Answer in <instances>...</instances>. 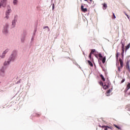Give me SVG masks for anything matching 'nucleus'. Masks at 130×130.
I'll list each match as a JSON object with an SVG mask.
<instances>
[{"instance_id": "nucleus-51", "label": "nucleus", "mask_w": 130, "mask_h": 130, "mask_svg": "<svg viewBox=\"0 0 130 130\" xmlns=\"http://www.w3.org/2000/svg\"><path fill=\"white\" fill-rule=\"evenodd\" d=\"M75 64H76V66H78V63H77V62H75Z\"/></svg>"}, {"instance_id": "nucleus-34", "label": "nucleus", "mask_w": 130, "mask_h": 130, "mask_svg": "<svg viewBox=\"0 0 130 130\" xmlns=\"http://www.w3.org/2000/svg\"><path fill=\"white\" fill-rule=\"evenodd\" d=\"M124 81H125V79L124 78L122 79L121 81V84H122V83H124Z\"/></svg>"}, {"instance_id": "nucleus-14", "label": "nucleus", "mask_w": 130, "mask_h": 130, "mask_svg": "<svg viewBox=\"0 0 130 130\" xmlns=\"http://www.w3.org/2000/svg\"><path fill=\"white\" fill-rule=\"evenodd\" d=\"M100 77L101 78V80L103 82H105V78L102 74H100Z\"/></svg>"}, {"instance_id": "nucleus-35", "label": "nucleus", "mask_w": 130, "mask_h": 130, "mask_svg": "<svg viewBox=\"0 0 130 130\" xmlns=\"http://www.w3.org/2000/svg\"><path fill=\"white\" fill-rule=\"evenodd\" d=\"M104 129H105V130H107V129H108V126L106 125V126H105Z\"/></svg>"}, {"instance_id": "nucleus-41", "label": "nucleus", "mask_w": 130, "mask_h": 130, "mask_svg": "<svg viewBox=\"0 0 130 130\" xmlns=\"http://www.w3.org/2000/svg\"><path fill=\"white\" fill-rule=\"evenodd\" d=\"M34 37H35L32 36V38H31V42L33 41V40H34Z\"/></svg>"}, {"instance_id": "nucleus-42", "label": "nucleus", "mask_w": 130, "mask_h": 130, "mask_svg": "<svg viewBox=\"0 0 130 130\" xmlns=\"http://www.w3.org/2000/svg\"><path fill=\"white\" fill-rule=\"evenodd\" d=\"M1 2H3L4 4V3H6V2H7V0H2Z\"/></svg>"}, {"instance_id": "nucleus-36", "label": "nucleus", "mask_w": 130, "mask_h": 130, "mask_svg": "<svg viewBox=\"0 0 130 130\" xmlns=\"http://www.w3.org/2000/svg\"><path fill=\"white\" fill-rule=\"evenodd\" d=\"M125 16H126V17L128 18V19H129V16H128V15H127V14L125 13V12L124 13Z\"/></svg>"}, {"instance_id": "nucleus-52", "label": "nucleus", "mask_w": 130, "mask_h": 130, "mask_svg": "<svg viewBox=\"0 0 130 130\" xmlns=\"http://www.w3.org/2000/svg\"><path fill=\"white\" fill-rule=\"evenodd\" d=\"M99 126L100 127H102V126H101V125H99Z\"/></svg>"}, {"instance_id": "nucleus-30", "label": "nucleus", "mask_w": 130, "mask_h": 130, "mask_svg": "<svg viewBox=\"0 0 130 130\" xmlns=\"http://www.w3.org/2000/svg\"><path fill=\"white\" fill-rule=\"evenodd\" d=\"M51 3H52L51 5H52V8L55 7L54 3H53V0H51Z\"/></svg>"}, {"instance_id": "nucleus-45", "label": "nucleus", "mask_w": 130, "mask_h": 130, "mask_svg": "<svg viewBox=\"0 0 130 130\" xmlns=\"http://www.w3.org/2000/svg\"><path fill=\"white\" fill-rule=\"evenodd\" d=\"M106 126V125H103V126H102V128H105V127Z\"/></svg>"}, {"instance_id": "nucleus-12", "label": "nucleus", "mask_w": 130, "mask_h": 130, "mask_svg": "<svg viewBox=\"0 0 130 130\" xmlns=\"http://www.w3.org/2000/svg\"><path fill=\"white\" fill-rule=\"evenodd\" d=\"M100 59L102 60L103 63H105V61H106V56H104Z\"/></svg>"}, {"instance_id": "nucleus-50", "label": "nucleus", "mask_w": 130, "mask_h": 130, "mask_svg": "<svg viewBox=\"0 0 130 130\" xmlns=\"http://www.w3.org/2000/svg\"><path fill=\"white\" fill-rule=\"evenodd\" d=\"M37 10H39V7L38 6V7H37Z\"/></svg>"}, {"instance_id": "nucleus-27", "label": "nucleus", "mask_w": 130, "mask_h": 130, "mask_svg": "<svg viewBox=\"0 0 130 130\" xmlns=\"http://www.w3.org/2000/svg\"><path fill=\"white\" fill-rule=\"evenodd\" d=\"M124 51H122L121 52V56H122V58H123V57H124Z\"/></svg>"}, {"instance_id": "nucleus-40", "label": "nucleus", "mask_w": 130, "mask_h": 130, "mask_svg": "<svg viewBox=\"0 0 130 130\" xmlns=\"http://www.w3.org/2000/svg\"><path fill=\"white\" fill-rule=\"evenodd\" d=\"M20 83H21V80H19L18 81H17L16 82V84H20Z\"/></svg>"}, {"instance_id": "nucleus-33", "label": "nucleus", "mask_w": 130, "mask_h": 130, "mask_svg": "<svg viewBox=\"0 0 130 130\" xmlns=\"http://www.w3.org/2000/svg\"><path fill=\"white\" fill-rule=\"evenodd\" d=\"M107 81H108V85L110 86V81L109 80V79H108V78H107Z\"/></svg>"}, {"instance_id": "nucleus-9", "label": "nucleus", "mask_w": 130, "mask_h": 130, "mask_svg": "<svg viewBox=\"0 0 130 130\" xmlns=\"http://www.w3.org/2000/svg\"><path fill=\"white\" fill-rule=\"evenodd\" d=\"M121 49H122V51H124V46L125 43H124V42L121 41Z\"/></svg>"}, {"instance_id": "nucleus-2", "label": "nucleus", "mask_w": 130, "mask_h": 130, "mask_svg": "<svg viewBox=\"0 0 130 130\" xmlns=\"http://www.w3.org/2000/svg\"><path fill=\"white\" fill-rule=\"evenodd\" d=\"M7 10L6 11V13H5L6 16L5 17V18L8 20V19L10 18V14L12 13V9H11V6H10V5L7 6Z\"/></svg>"}, {"instance_id": "nucleus-1", "label": "nucleus", "mask_w": 130, "mask_h": 130, "mask_svg": "<svg viewBox=\"0 0 130 130\" xmlns=\"http://www.w3.org/2000/svg\"><path fill=\"white\" fill-rule=\"evenodd\" d=\"M18 57V50H13L9 56L7 61L4 62V66H10L11 62H15Z\"/></svg>"}, {"instance_id": "nucleus-24", "label": "nucleus", "mask_w": 130, "mask_h": 130, "mask_svg": "<svg viewBox=\"0 0 130 130\" xmlns=\"http://www.w3.org/2000/svg\"><path fill=\"white\" fill-rule=\"evenodd\" d=\"M96 51V50L93 49H91V51L90 52V53H91V54H94V52Z\"/></svg>"}, {"instance_id": "nucleus-26", "label": "nucleus", "mask_w": 130, "mask_h": 130, "mask_svg": "<svg viewBox=\"0 0 130 130\" xmlns=\"http://www.w3.org/2000/svg\"><path fill=\"white\" fill-rule=\"evenodd\" d=\"M89 59H92V53H90L89 55Z\"/></svg>"}, {"instance_id": "nucleus-21", "label": "nucleus", "mask_w": 130, "mask_h": 130, "mask_svg": "<svg viewBox=\"0 0 130 130\" xmlns=\"http://www.w3.org/2000/svg\"><path fill=\"white\" fill-rule=\"evenodd\" d=\"M5 57H6V55H5L4 54H3L2 53V54L0 56V59L1 58H5Z\"/></svg>"}, {"instance_id": "nucleus-18", "label": "nucleus", "mask_w": 130, "mask_h": 130, "mask_svg": "<svg viewBox=\"0 0 130 130\" xmlns=\"http://www.w3.org/2000/svg\"><path fill=\"white\" fill-rule=\"evenodd\" d=\"M87 62L88 64H89V66H90L91 67H93V63H92V62L90 60H88Z\"/></svg>"}, {"instance_id": "nucleus-11", "label": "nucleus", "mask_w": 130, "mask_h": 130, "mask_svg": "<svg viewBox=\"0 0 130 130\" xmlns=\"http://www.w3.org/2000/svg\"><path fill=\"white\" fill-rule=\"evenodd\" d=\"M26 37V35L24 34L23 35L21 38V41L22 43H24V41H25V38Z\"/></svg>"}, {"instance_id": "nucleus-15", "label": "nucleus", "mask_w": 130, "mask_h": 130, "mask_svg": "<svg viewBox=\"0 0 130 130\" xmlns=\"http://www.w3.org/2000/svg\"><path fill=\"white\" fill-rule=\"evenodd\" d=\"M9 50H10L9 49H6L2 53H3V54H5L6 55V54H7V53L9 52Z\"/></svg>"}, {"instance_id": "nucleus-5", "label": "nucleus", "mask_w": 130, "mask_h": 130, "mask_svg": "<svg viewBox=\"0 0 130 130\" xmlns=\"http://www.w3.org/2000/svg\"><path fill=\"white\" fill-rule=\"evenodd\" d=\"M16 23H17V19L16 16L14 17V20H12L11 27L12 28H15L16 27Z\"/></svg>"}, {"instance_id": "nucleus-46", "label": "nucleus", "mask_w": 130, "mask_h": 130, "mask_svg": "<svg viewBox=\"0 0 130 130\" xmlns=\"http://www.w3.org/2000/svg\"><path fill=\"white\" fill-rule=\"evenodd\" d=\"M54 9H55V7L54 6V7H52V11H54Z\"/></svg>"}, {"instance_id": "nucleus-44", "label": "nucleus", "mask_w": 130, "mask_h": 130, "mask_svg": "<svg viewBox=\"0 0 130 130\" xmlns=\"http://www.w3.org/2000/svg\"><path fill=\"white\" fill-rule=\"evenodd\" d=\"M108 128H110V129H112V128L111 127L108 126Z\"/></svg>"}, {"instance_id": "nucleus-56", "label": "nucleus", "mask_w": 130, "mask_h": 130, "mask_svg": "<svg viewBox=\"0 0 130 130\" xmlns=\"http://www.w3.org/2000/svg\"><path fill=\"white\" fill-rule=\"evenodd\" d=\"M83 54H85V53H84V52H83Z\"/></svg>"}, {"instance_id": "nucleus-38", "label": "nucleus", "mask_w": 130, "mask_h": 130, "mask_svg": "<svg viewBox=\"0 0 130 130\" xmlns=\"http://www.w3.org/2000/svg\"><path fill=\"white\" fill-rule=\"evenodd\" d=\"M36 35V32L34 31L32 37H35V35Z\"/></svg>"}, {"instance_id": "nucleus-16", "label": "nucleus", "mask_w": 130, "mask_h": 130, "mask_svg": "<svg viewBox=\"0 0 130 130\" xmlns=\"http://www.w3.org/2000/svg\"><path fill=\"white\" fill-rule=\"evenodd\" d=\"M13 4L14 6H17L18 5V0H13Z\"/></svg>"}, {"instance_id": "nucleus-4", "label": "nucleus", "mask_w": 130, "mask_h": 130, "mask_svg": "<svg viewBox=\"0 0 130 130\" xmlns=\"http://www.w3.org/2000/svg\"><path fill=\"white\" fill-rule=\"evenodd\" d=\"M3 33L4 34H8V33H9V24H6L4 25Z\"/></svg>"}, {"instance_id": "nucleus-28", "label": "nucleus", "mask_w": 130, "mask_h": 130, "mask_svg": "<svg viewBox=\"0 0 130 130\" xmlns=\"http://www.w3.org/2000/svg\"><path fill=\"white\" fill-rule=\"evenodd\" d=\"M99 84H100V85L101 86H102L103 87V86H104V84L103 83V82H102V81H100V82H99Z\"/></svg>"}, {"instance_id": "nucleus-17", "label": "nucleus", "mask_w": 130, "mask_h": 130, "mask_svg": "<svg viewBox=\"0 0 130 130\" xmlns=\"http://www.w3.org/2000/svg\"><path fill=\"white\" fill-rule=\"evenodd\" d=\"M103 10H105L106 9H107V4L104 3L103 6Z\"/></svg>"}, {"instance_id": "nucleus-6", "label": "nucleus", "mask_w": 130, "mask_h": 130, "mask_svg": "<svg viewBox=\"0 0 130 130\" xmlns=\"http://www.w3.org/2000/svg\"><path fill=\"white\" fill-rule=\"evenodd\" d=\"M81 10L82 12H83V13H86V12L88 11L87 8H84V5L83 4L81 5Z\"/></svg>"}, {"instance_id": "nucleus-25", "label": "nucleus", "mask_w": 130, "mask_h": 130, "mask_svg": "<svg viewBox=\"0 0 130 130\" xmlns=\"http://www.w3.org/2000/svg\"><path fill=\"white\" fill-rule=\"evenodd\" d=\"M127 89H128V88H129L130 89V83L129 82H128L127 85H126V87Z\"/></svg>"}, {"instance_id": "nucleus-43", "label": "nucleus", "mask_w": 130, "mask_h": 130, "mask_svg": "<svg viewBox=\"0 0 130 130\" xmlns=\"http://www.w3.org/2000/svg\"><path fill=\"white\" fill-rule=\"evenodd\" d=\"M118 71L119 72H120V67H118Z\"/></svg>"}, {"instance_id": "nucleus-31", "label": "nucleus", "mask_w": 130, "mask_h": 130, "mask_svg": "<svg viewBox=\"0 0 130 130\" xmlns=\"http://www.w3.org/2000/svg\"><path fill=\"white\" fill-rule=\"evenodd\" d=\"M113 19H116V16H115L114 13H113Z\"/></svg>"}, {"instance_id": "nucleus-55", "label": "nucleus", "mask_w": 130, "mask_h": 130, "mask_svg": "<svg viewBox=\"0 0 130 130\" xmlns=\"http://www.w3.org/2000/svg\"><path fill=\"white\" fill-rule=\"evenodd\" d=\"M84 6H86V4H84Z\"/></svg>"}, {"instance_id": "nucleus-7", "label": "nucleus", "mask_w": 130, "mask_h": 130, "mask_svg": "<svg viewBox=\"0 0 130 130\" xmlns=\"http://www.w3.org/2000/svg\"><path fill=\"white\" fill-rule=\"evenodd\" d=\"M118 55H119V53L118 52H117V53L116 54V66H119V63H118Z\"/></svg>"}, {"instance_id": "nucleus-39", "label": "nucleus", "mask_w": 130, "mask_h": 130, "mask_svg": "<svg viewBox=\"0 0 130 130\" xmlns=\"http://www.w3.org/2000/svg\"><path fill=\"white\" fill-rule=\"evenodd\" d=\"M94 56H95V57H96V58H98V54H94Z\"/></svg>"}, {"instance_id": "nucleus-59", "label": "nucleus", "mask_w": 130, "mask_h": 130, "mask_svg": "<svg viewBox=\"0 0 130 130\" xmlns=\"http://www.w3.org/2000/svg\"><path fill=\"white\" fill-rule=\"evenodd\" d=\"M0 84H1V82H0Z\"/></svg>"}, {"instance_id": "nucleus-47", "label": "nucleus", "mask_w": 130, "mask_h": 130, "mask_svg": "<svg viewBox=\"0 0 130 130\" xmlns=\"http://www.w3.org/2000/svg\"><path fill=\"white\" fill-rule=\"evenodd\" d=\"M34 32H35V33H36V32H37V29H35L34 31Z\"/></svg>"}, {"instance_id": "nucleus-53", "label": "nucleus", "mask_w": 130, "mask_h": 130, "mask_svg": "<svg viewBox=\"0 0 130 130\" xmlns=\"http://www.w3.org/2000/svg\"><path fill=\"white\" fill-rule=\"evenodd\" d=\"M90 3H92V0H89Z\"/></svg>"}, {"instance_id": "nucleus-54", "label": "nucleus", "mask_w": 130, "mask_h": 130, "mask_svg": "<svg viewBox=\"0 0 130 130\" xmlns=\"http://www.w3.org/2000/svg\"><path fill=\"white\" fill-rule=\"evenodd\" d=\"M88 0H84L85 2H87Z\"/></svg>"}, {"instance_id": "nucleus-8", "label": "nucleus", "mask_w": 130, "mask_h": 130, "mask_svg": "<svg viewBox=\"0 0 130 130\" xmlns=\"http://www.w3.org/2000/svg\"><path fill=\"white\" fill-rule=\"evenodd\" d=\"M113 89V88L112 87L110 88L109 90H107V92L105 93L106 96H110V94H110V92H111V91H112Z\"/></svg>"}, {"instance_id": "nucleus-58", "label": "nucleus", "mask_w": 130, "mask_h": 130, "mask_svg": "<svg viewBox=\"0 0 130 130\" xmlns=\"http://www.w3.org/2000/svg\"><path fill=\"white\" fill-rule=\"evenodd\" d=\"M93 4H94V2H93Z\"/></svg>"}, {"instance_id": "nucleus-22", "label": "nucleus", "mask_w": 130, "mask_h": 130, "mask_svg": "<svg viewBox=\"0 0 130 130\" xmlns=\"http://www.w3.org/2000/svg\"><path fill=\"white\" fill-rule=\"evenodd\" d=\"M98 56H99V57H100V59L101 58H103V56H102V54H101V53H99Z\"/></svg>"}, {"instance_id": "nucleus-13", "label": "nucleus", "mask_w": 130, "mask_h": 130, "mask_svg": "<svg viewBox=\"0 0 130 130\" xmlns=\"http://www.w3.org/2000/svg\"><path fill=\"white\" fill-rule=\"evenodd\" d=\"M109 85L107 84H105L104 85H103V88L105 89V90H107V89H108V88H109Z\"/></svg>"}, {"instance_id": "nucleus-57", "label": "nucleus", "mask_w": 130, "mask_h": 130, "mask_svg": "<svg viewBox=\"0 0 130 130\" xmlns=\"http://www.w3.org/2000/svg\"><path fill=\"white\" fill-rule=\"evenodd\" d=\"M81 2H82V0H80Z\"/></svg>"}, {"instance_id": "nucleus-37", "label": "nucleus", "mask_w": 130, "mask_h": 130, "mask_svg": "<svg viewBox=\"0 0 130 130\" xmlns=\"http://www.w3.org/2000/svg\"><path fill=\"white\" fill-rule=\"evenodd\" d=\"M46 28L49 29V28L47 26H44L43 27V29H46Z\"/></svg>"}, {"instance_id": "nucleus-10", "label": "nucleus", "mask_w": 130, "mask_h": 130, "mask_svg": "<svg viewBox=\"0 0 130 130\" xmlns=\"http://www.w3.org/2000/svg\"><path fill=\"white\" fill-rule=\"evenodd\" d=\"M119 61L120 62V68L122 69V68H123V61L121 59V58H119Z\"/></svg>"}, {"instance_id": "nucleus-23", "label": "nucleus", "mask_w": 130, "mask_h": 130, "mask_svg": "<svg viewBox=\"0 0 130 130\" xmlns=\"http://www.w3.org/2000/svg\"><path fill=\"white\" fill-rule=\"evenodd\" d=\"M114 125L116 127V128H118V129H121V127L120 126H119L116 124H114Z\"/></svg>"}, {"instance_id": "nucleus-3", "label": "nucleus", "mask_w": 130, "mask_h": 130, "mask_svg": "<svg viewBox=\"0 0 130 130\" xmlns=\"http://www.w3.org/2000/svg\"><path fill=\"white\" fill-rule=\"evenodd\" d=\"M6 70H7V67L6 66L4 65L1 69H0V76L3 78H4L5 76H6Z\"/></svg>"}, {"instance_id": "nucleus-48", "label": "nucleus", "mask_w": 130, "mask_h": 130, "mask_svg": "<svg viewBox=\"0 0 130 130\" xmlns=\"http://www.w3.org/2000/svg\"><path fill=\"white\" fill-rule=\"evenodd\" d=\"M100 67H101V68H102V69H103V66H102V65L101 64V65H100Z\"/></svg>"}, {"instance_id": "nucleus-20", "label": "nucleus", "mask_w": 130, "mask_h": 130, "mask_svg": "<svg viewBox=\"0 0 130 130\" xmlns=\"http://www.w3.org/2000/svg\"><path fill=\"white\" fill-rule=\"evenodd\" d=\"M130 47V43L128 44L125 48V52H126V50L129 48Z\"/></svg>"}, {"instance_id": "nucleus-49", "label": "nucleus", "mask_w": 130, "mask_h": 130, "mask_svg": "<svg viewBox=\"0 0 130 130\" xmlns=\"http://www.w3.org/2000/svg\"><path fill=\"white\" fill-rule=\"evenodd\" d=\"M99 63L100 66L101 65V62L99 61Z\"/></svg>"}, {"instance_id": "nucleus-32", "label": "nucleus", "mask_w": 130, "mask_h": 130, "mask_svg": "<svg viewBox=\"0 0 130 130\" xmlns=\"http://www.w3.org/2000/svg\"><path fill=\"white\" fill-rule=\"evenodd\" d=\"M128 90H129V87H128V88H126L124 90L125 93H126V92H127V91H128Z\"/></svg>"}, {"instance_id": "nucleus-19", "label": "nucleus", "mask_w": 130, "mask_h": 130, "mask_svg": "<svg viewBox=\"0 0 130 130\" xmlns=\"http://www.w3.org/2000/svg\"><path fill=\"white\" fill-rule=\"evenodd\" d=\"M126 66H127L126 68L128 70V71L130 73L129 64H128V61L127 62Z\"/></svg>"}, {"instance_id": "nucleus-29", "label": "nucleus", "mask_w": 130, "mask_h": 130, "mask_svg": "<svg viewBox=\"0 0 130 130\" xmlns=\"http://www.w3.org/2000/svg\"><path fill=\"white\" fill-rule=\"evenodd\" d=\"M2 6H4V2L3 1H1V3H0V9H1V8H2Z\"/></svg>"}]
</instances>
